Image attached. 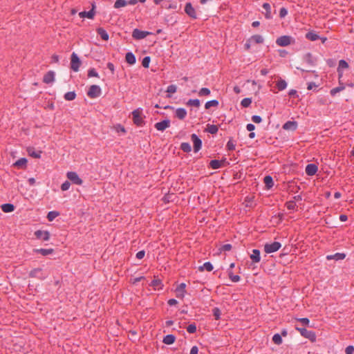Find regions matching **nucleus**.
<instances>
[{
    "mask_svg": "<svg viewBox=\"0 0 354 354\" xmlns=\"http://www.w3.org/2000/svg\"><path fill=\"white\" fill-rule=\"evenodd\" d=\"M145 251L144 250H141V251H139L137 254H136V257L138 259H142L144 257H145Z\"/></svg>",
    "mask_w": 354,
    "mask_h": 354,
    "instance_id": "69168bd1",
    "label": "nucleus"
},
{
    "mask_svg": "<svg viewBox=\"0 0 354 354\" xmlns=\"http://www.w3.org/2000/svg\"><path fill=\"white\" fill-rule=\"evenodd\" d=\"M185 288H186V284L185 283H181L176 287V296L178 298L184 297L185 293Z\"/></svg>",
    "mask_w": 354,
    "mask_h": 354,
    "instance_id": "ddd939ff",
    "label": "nucleus"
},
{
    "mask_svg": "<svg viewBox=\"0 0 354 354\" xmlns=\"http://www.w3.org/2000/svg\"><path fill=\"white\" fill-rule=\"evenodd\" d=\"M71 183L68 181H65L61 186L62 191H66L70 188Z\"/></svg>",
    "mask_w": 354,
    "mask_h": 354,
    "instance_id": "4d7b16f0",
    "label": "nucleus"
},
{
    "mask_svg": "<svg viewBox=\"0 0 354 354\" xmlns=\"http://www.w3.org/2000/svg\"><path fill=\"white\" fill-rule=\"evenodd\" d=\"M199 270L203 271L206 270L208 272H210L213 270V266L210 262H205L203 266L199 267Z\"/></svg>",
    "mask_w": 354,
    "mask_h": 354,
    "instance_id": "72a5a7b5",
    "label": "nucleus"
},
{
    "mask_svg": "<svg viewBox=\"0 0 354 354\" xmlns=\"http://www.w3.org/2000/svg\"><path fill=\"white\" fill-rule=\"evenodd\" d=\"M80 64H81V62H80V59L78 57L77 55L75 53H73L71 55V68L74 71L77 72L79 70Z\"/></svg>",
    "mask_w": 354,
    "mask_h": 354,
    "instance_id": "423d86ee",
    "label": "nucleus"
},
{
    "mask_svg": "<svg viewBox=\"0 0 354 354\" xmlns=\"http://www.w3.org/2000/svg\"><path fill=\"white\" fill-rule=\"evenodd\" d=\"M55 80V73L53 71L48 72L44 77V82L46 84L53 83Z\"/></svg>",
    "mask_w": 354,
    "mask_h": 354,
    "instance_id": "a211bd4d",
    "label": "nucleus"
},
{
    "mask_svg": "<svg viewBox=\"0 0 354 354\" xmlns=\"http://www.w3.org/2000/svg\"><path fill=\"white\" fill-rule=\"evenodd\" d=\"M125 60L128 64L131 65L134 64L136 62V57L131 52H129L126 54Z\"/></svg>",
    "mask_w": 354,
    "mask_h": 354,
    "instance_id": "393cba45",
    "label": "nucleus"
},
{
    "mask_svg": "<svg viewBox=\"0 0 354 354\" xmlns=\"http://www.w3.org/2000/svg\"><path fill=\"white\" fill-rule=\"evenodd\" d=\"M209 94H210V90L207 88H202L198 92V95L200 96H206V95H209Z\"/></svg>",
    "mask_w": 354,
    "mask_h": 354,
    "instance_id": "de8ad7c7",
    "label": "nucleus"
},
{
    "mask_svg": "<svg viewBox=\"0 0 354 354\" xmlns=\"http://www.w3.org/2000/svg\"><path fill=\"white\" fill-rule=\"evenodd\" d=\"M133 122L138 126H142L144 123L142 117V111L140 109L134 110L132 112Z\"/></svg>",
    "mask_w": 354,
    "mask_h": 354,
    "instance_id": "20e7f679",
    "label": "nucleus"
},
{
    "mask_svg": "<svg viewBox=\"0 0 354 354\" xmlns=\"http://www.w3.org/2000/svg\"><path fill=\"white\" fill-rule=\"evenodd\" d=\"M277 86L279 91H283L287 87V83L284 80L280 79L277 82Z\"/></svg>",
    "mask_w": 354,
    "mask_h": 354,
    "instance_id": "e433bc0d",
    "label": "nucleus"
},
{
    "mask_svg": "<svg viewBox=\"0 0 354 354\" xmlns=\"http://www.w3.org/2000/svg\"><path fill=\"white\" fill-rule=\"evenodd\" d=\"M27 163V159L25 158H21L17 160L13 165L15 167H19V168H24L26 166Z\"/></svg>",
    "mask_w": 354,
    "mask_h": 354,
    "instance_id": "cd10ccee",
    "label": "nucleus"
},
{
    "mask_svg": "<svg viewBox=\"0 0 354 354\" xmlns=\"http://www.w3.org/2000/svg\"><path fill=\"white\" fill-rule=\"evenodd\" d=\"M14 208V205L10 203H6L1 205V209L6 213L12 212Z\"/></svg>",
    "mask_w": 354,
    "mask_h": 354,
    "instance_id": "2f4dec72",
    "label": "nucleus"
},
{
    "mask_svg": "<svg viewBox=\"0 0 354 354\" xmlns=\"http://www.w3.org/2000/svg\"><path fill=\"white\" fill-rule=\"evenodd\" d=\"M303 325L308 326L310 321L308 318H300L298 319Z\"/></svg>",
    "mask_w": 354,
    "mask_h": 354,
    "instance_id": "0e129e2a",
    "label": "nucleus"
},
{
    "mask_svg": "<svg viewBox=\"0 0 354 354\" xmlns=\"http://www.w3.org/2000/svg\"><path fill=\"white\" fill-rule=\"evenodd\" d=\"M191 138L194 144V151L198 152L202 147V141L196 134H192Z\"/></svg>",
    "mask_w": 354,
    "mask_h": 354,
    "instance_id": "1a4fd4ad",
    "label": "nucleus"
},
{
    "mask_svg": "<svg viewBox=\"0 0 354 354\" xmlns=\"http://www.w3.org/2000/svg\"><path fill=\"white\" fill-rule=\"evenodd\" d=\"M344 88H345V86L343 84H340V85L339 86L335 87L330 90V94H331V95H335L337 93L343 91Z\"/></svg>",
    "mask_w": 354,
    "mask_h": 354,
    "instance_id": "4c0bfd02",
    "label": "nucleus"
},
{
    "mask_svg": "<svg viewBox=\"0 0 354 354\" xmlns=\"http://www.w3.org/2000/svg\"><path fill=\"white\" fill-rule=\"evenodd\" d=\"M150 63V57H145L142 62V65L145 68H148Z\"/></svg>",
    "mask_w": 354,
    "mask_h": 354,
    "instance_id": "3c124183",
    "label": "nucleus"
},
{
    "mask_svg": "<svg viewBox=\"0 0 354 354\" xmlns=\"http://www.w3.org/2000/svg\"><path fill=\"white\" fill-rule=\"evenodd\" d=\"M297 128V122L295 121H288L283 125L285 130L295 131Z\"/></svg>",
    "mask_w": 354,
    "mask_h": 354,
    "instance_id": "dca6fc26",
    "label": "nucleus"
},
{
    "mask_svg": "<svg viewBox=\"0 0 354 354\" xmlns=\"http://www.w3.org/2000/svg\"><path fill=\"white\" fill-rule=\"evenodd\" d=\"M177 87L174 84L169 85L167 88V92L169 93H174L176 92Z\"/></svg>",
    "mask_w": 354,
    "mask_h": 354,
    "instance_id": "603ef678",
    "label": "nucleus"
},
{
    "mask_svg": "<svg viewBox=\"0 0 354 354\" xmlns=\"http://www.w3.org/2000/svg\"><path fill=\"white\" fill-rule=\"evenodd\" d=\"M281 243L277 241L270 243H266L264 245V251L268 254L272 253L277 251L281 248Z\"/></svg>",
    "mask_w": 354,
    "mask_h": 354,
    "instance_id": "7ed1b4c3",
    "label": "nucleus"
},
{
    "mask_svg": "<svg viewBox=\"0 0 354 354\" xmlns=\"http://www.w3.org/2000/svg\"><path fill=\"white\" fill-rule=\"evenodd\" d=\"M67 178L72 181L74 184L81 185L82 183V179L78 176L76 172L68 171L66 174Z\"/></svg>",
    "mask_w": 354,
    "mask_h": 354,
    "instance_id": "0eeeda50",
    "label": "nucleus"
},
{
    "mask_svg": "<svg viewBox=\"0 0 354 354\" xmlns=\"http://www.w3.org/2000/svg\"><path fill=\"white\" fill-rule=\"evenodd\" d=\"M35 235L37 239L44 241H48L50 239V233L48 231L37 230L35 232Z\"/></svg>",
    "mask_w": 354,
    "mask_h": 354,
    "instance_id": "4468645a",
    "label": "nucleus"
},
{
    "mask_svg": "<svg viewBox=\"0 0 354 354\" xmlns=\"http://www.w3.org/2000/svg\"><path fill=\"white\" fill-rule=\"evenodd\" d=\"M354 347L353 346H348L346 348V354H353Z\"/></svg>",
    "mask_w": 354,
    "mask_h": 354,
    "instance_id": "e2e57ef3",
    "label": "nucleus"
},
{
    "mask_svg": "<svg viewBox=\"0 0 354 354\" xmlns=\"http://www.w3.org/2000/svg\"><path fill=\"white\" fill-rule=\"evenodd\" d=\"M263 41V38L261 35H254L249 39L250 43L261 44Z\"/></svg>",
    "mask_w": 354,
    "mask_h": 354,
    "instance_id": "a878e982",
    "label": "nucleus"
},
{
    "mask_svg": "<svg viewBox=\"0 0 354 354\" xmlns=\"http://www.w3.org/2000/svg\"><path fill=\"white\" fill-rule=\"evenodd\" d=\"M223 162H224V160L219 161L217 160H212L210 161L209 165L211 166V167L212 169H216L220 168L222 166V164Z\"/></svg>",
    "mask_w": 354,
    "mask_h": 354,
    "instance_id": "7c9ffc66",
    "label": "nucleus"
},
{
    "mask_svg": "<svg viewBox=\"0 0 354 354\" xmlns=\"http://www.w3.org/2000/svg\"><path fill=\"white\" fill-rule=\"evenodd\" d=\"M317 166L315 164H308L307 165V166L306 167V173L308 175V176H313L316 174V172L317 171Z\"/></svg>",
    "mask_w": 354,
    "mask_h": 354,
    "instance_id": "2eb2a0df",
    "label": "nucleus"
},
{
    "mask_svg": "<svg viewBox=\"0 0 354 354\" xmlns=\"http://www.w3.org/2000/svg\"><path fill=\"white\" fill-rule=\"evenodd\" d=\"M88 77H98V73L95 69L91 68L88 71Z\"/></svg>",
    "mask_w": 354,
    "mask_h": 354,
    "instance_id": "052dcab7",
    "label": "nucleus"
},
{
    "mask_svg": "<svg viewBox=\"0 0 354 354\" xmlns=\"http://www.w3.org/2000/svg\"><path fill=\"white\" fill-rule=\"evenodd\" d=\"M102 93L101 88L97 85H92L87 93L88 97L95 98L99 97Z\"/></svg>",
    "mask_w": 354,
    "mask_h": 354,
    "instance_id": "39448f33",
    "label": "nucleus"
},
{
    "mask_svg": "<svg viewBox=\"0 0 354 354\" xmlns=\"http://www.w3.org/2000/svg\"><path fill=\"white\" fill-rule=\"evenodd\" d=\"M53 252H54L53 249H51V248H50V249L41 248V249H35L34 250V252L39 253L43 256H48L49 254H53Z\"/></svg>",
    "mask_w": 354,
    "mask_h": 354,
    "instance_id": "b1692460",
    "label": "nucleus"
},
{
    "mask_svg": "<svg viewBox=\"0 0 354 354\" xmlns=\"http://www.w3.org/2000/svg\"><path fill=\"white\" fill-rule=\"evenodd\" d=\"M59 215V213L57 212H55V211H51V212H49L48 215H47V218L48 219V221H53L57 216Z\"/></svg>",
    "mask_w": 354,
    "mask_h": 354,
    "instance_id": "c03bdc74",
    "label": "nucleus"
},
{
    "mask_svg": "<svg viewBox=\"0 0 354 354\" xmlns=\"http://www.w3.org/2000/svg\"><path fill=\"white\" fill-rule=\"evenodd\" d=\"M231 249H232L231 244H225L220 248L219 250H220V252H222V251L226 252V251H230Z\"/></svg>",
    "mask_w": 354,
    "mask_h": 354,
    "instance_id": "864d4df0",
    "label": "nucleus"
},
{
    "mask_svg": "<svg viewBox=\"0 0 354 354\" xmlns=\"http://www.w3.org/2000/svg\"><path fill=\"white\" fill-rule=\"evenodd\" d=\"M187 104L189 106H194L196 107H198L201 104L200 100L198 99L189 100Z\"/></svg>",
    "mask_w": 354,
    "mask_h": 354,
    "instance_id": "37998d69",
    "label": "nucleus"
},
{
    "mask_svg": "<svg viewBox=\"0 0 354 354\" xmlns=\"http://www.w3.org/2000/svg\"><path fill=\"white\" fill-rule=\"evenodd\" d=\"M115 129H116L117 132H118V133L119 132L125 133L124 128L121 125L116 126Z\"/></svg>",
    "mask_w": 354,
    "mask_h": 354,
    "instance_id": "774afa93",
    "label": "nucleus"
},
{
    "mask_svg": "<svg viewBox=\"0 0 354 354\" xmlns=\"http://www.w3.org/2000/svg\"><path fill=\"white\" fill-rule=\"evenodd\" d=\"M97 32L103 40L107 41L109 39V35L104 28H98L97 29Z\"/></svg>",
    "mask_w": 354,
    "mask_h": 354,
    "instance_id": "c85d7f7f",
    "label": "nucleus"
},
{
    "mask_svg": "<svg viewBox=\"0 0 354 354\" xmlns=\"http://www.w3.org/2000/svg\"><path fill=\"white\" fill-rule=\"evenodd\" d=\"M185 12L187 15L193 19H196L197 15L195 9L193 8L191 3H187L185 7Z\"/></svg>",
    "mask_w": 354,
    "mask_h": 354,
    "instance_id": "9b49d317",
    "label": "nucleus"
},
{
    "mask_svg": "<svg viewBox=\"0 0 354 354\" xmlns=\"http://www.w3.org/2000/svg\"><path fill=\"white\" fill-rule=\"evenodd\" d=\"M198 348L196 346H194L192 347L189 354H198Z\"/></svg>",
    "mask_w": 354,
    "mask_h": 354,
    "instance_id": "338daca9",
    "label": "nucleus"
},
{
    "mask_svg": "<svg viewBox=\"0 0 354 354\" xmlns=\"http://www.w3.org/2000/svg\"><path fill=\"white\" fill-rule=\"evenodd\" d=\"M170 126V120H164L161 122H157L155 124V128L158 131H163L167 128L169 127Z\"/></svg>",
    "mask_w": 354,
    "mask_h": 354,
    "instance_id": "9d476101",
    "label": "nucleus"
},
{
    "mask_svg": "<svg viewBox=\"0 0 354 354\" xmlns=\"http://www.w3.org/2000/svg\"><path fill=\"white\" fill-rule=\"evenodd\" d=\"M218 105V102L216 100H212L208 101L205 103V107L206 109H209L211 106H217Z\"/></svg>",
    "mask_w": 354,
    "mask_h": 354,
    "instance_id": "58836bf2",
    "label": "nucleus"
},
{
    "mask_svg": "<svg viewBox=\"0 0 354 354\" xmlns=\"http://www.w3.org/2000/svg\"><path fill=\"white\" fill-rule=\"evenodd\" d=\"M303 60L310 66L315 65L316 60L310 53L304 55Z\"/></svg>",
    "mask_w": 354,
    "mask_h": 354,
    "instance_id": "f3484780",
    "label": "nucleus"
},
{
    "mask_svg": "<svg viewBox=\"0 0 354 354\" xmlns=\"http://www.w3.org/2000/svg\"><path fill=\"white\" fill-rule=\"evenodd\" d=\"M176 337L173 335H167L163 338V343L165 344L169 345L173 344L175 342Z\"/></svg>",
    "mask_w": 354,
    "mask_h": 354,
    "instance_id": "c756f323",
    "label": "nucleus"
},
{
    "mask_svg": "<svg viewBox=\"0 0 354 354\" xmlns=\"http://www.w3.org/2000/svg\"><path fill=\"white\" fill-rule=\"evenodd\" d=\"M175 115L180 120H183L187 115V111L183 108H178L175 111Z\"/></svg>",
    "mask_w": 354,
    "mask_h": 354,
    "instance_id": "6ab92c4d",
    "label": "nucleus"
},
{
    "mask_svg": "<svg viewBox=\"0 0 354 354\" xmlns=\"http://www.w3.org/2000/svg\"><path fill=\"white\" fill-rule=\"evenodd\" d=\"M180 149L185 152H190L192 150L191 145L188 142H183L180 145Z\"/></svg>",
    "mask_w": 354,
    "mask_h": 354,
    "instance_id": "a19ab883",
    "label": "nucleus"
},
{
    "mask_svg": "<svg viewBox=\"0 0 354 354\" xmlns=\"http://www.w3.org/2000/svg\"><path fill=\"white\" fill-rule=\"evenodd\" d=\"M295 42V39L288 35H283L281 36L276 40V44L279 46H287L291 44H293Z\"/></svg>",
    "mask_w": 354,
    "mask_h": 354,
    "instance_id": "f257e3e1",
    "label": "nucleus"
},
{
    "mask_svg": "<svg viewBox=\"0 0 354 354\" xmlns=\"http://www.w3.org/2000/svg\"><path fill=\"white\" fill-rule=\"evenodd\" d=\"M288 14V10L285 8H281L279 11V16L281 18L285 17Z\"/></svg>",
    "mask_w": 354,
    "mask_h": 354,
    "instance_id": "bf43d9fd",
    "label": "nucleus"
},
{
    "mask_svg": "<svg viewBox=\"0 0 354 354\" xmlns=\"http://www.w3.org/2000/svg\"><path fill=\"white\" fill-rule=\"evenodd\" d=\"M150 34L149 32L142 31L139 29H134L132 33V37L136 39H142L145 38L147 35Z\"/></svg>",
    "mask_w": 354,
    "mask_h": 354,
    "instance_id": "6e6552de",
    "label": "nucleus"
},
{
    "mask_svg": "<svg viewBox=\"0 0 354 354\" xmlns=\"http://www.w3.org/2000/svg\"><path fill=\"white\" fill-rule=\"evenodd\" d=\"M348 68V64L345 60H344V59L339 60L338 68H337L339 79H341L342 77L344 70L347 69Z\"/></svg>",
    "mask_w": 354,
    "mask_h": 354,
    "instance_id": "f8f14e48",
    "label": "nucleus"
},
{
    "mask_svg": "<svg viewBox=\"0 0 354 354\" xmlns=\"http://www.w3.org/2000/svg\"><path fill=\"white\" fill-rule=\"evenodd\" d=\"M27 152L29 156L35 158H39L41 157V151H36L33 147H28L27 149Z\"/></svg>",
    "mask_w": 354,
    "mask_h": 354,
    "instance_id": "aec40b11",
    "label": "nucleus"
},
{
    "mask_svg": "<svg viewBox=\"0 0 354 354\" xmlns=\"http://www.w3.org/2000/svg\"><path fill=\"white\" fill-rule=\"evenodd\" d=\"M296 329L300 332V334L310 339L311 342H315L316 341V335L313 331L308 330L307 329L304 328H299L296 327Z\"/></svg>",
    "mask_w": 354,
    "mask_h": 354,
    "instance_id": "f03ea898",
    "label": "nucleus"
},
{
    "mask_svg": "<svg viewBox=\"0 0 354 354\" xmlns=\"http://www.w3.org/2000/svg\"><path fill=\"white\" fill-rule=\"evenodd\" d=\"M306 37L310 41H316L319 38V35L313 31L308 32Z\"/></svg>",
    "mask_w": 354,
    "mask_h": 354,
    "instance_id": "473e14b6",
    "label": "nucleus"
},
{
    "mask_svg": "<svg viewBox=\"0 0 354 354\" xmlns=\"http://www.w3.org/2000/svg\"><path fill=\"white\" fill-rule=\"evenodd\" d=\"M264 183L268 189L271 188L274 185L272 178L270 176H265Z\"/></svg>",
    "mask_w": 354,
    "mask_h": 354,
    "instance_id": "c9c22d12",
    "label": "nucleus"
},
{
    "mask_svg": "<svg viewBox=\"0 0 354 354\" xmlns=\"http://www.w3.org/2000/svg\"><path fill=\"white\" fill-rule=\"evenodd\" d=\"M250 259L254 263H258L261 260L260 251L257 249L252 250V254L250 255Z\"/></svg>",
    "mask_w": 354,
    "mask_h": 354,
    "instance_id": "5701e85b",
    "label": "nucleus"
},
{
    "mask_svg": "<svg viewBox=\"0 0 354 354\" xmlns=\"http://www.w3.org/2000/svg\"><path fill=\"white\" fill-rule=\"evenodd\" d=\"M76 97V94L73 91L67 92L64 95V99L68 101L73 100Z\"/></svg>",
    "mask_w": 354,
    "mask_h": 354,
    "instance_id": "ea45409f",
    "label": "nucleus"
},
{
    "mask_svg": "<svg viewBox=\"0 0 354 354\" xmlns=\"http://www.w3.org/2000/svg\"><path fill=\"white\" fill-rule=\"evenodd\" d=\"M272 341L276 344H281L282 343V338L279 334H275L272 337Z\"/></svg>",
    "mask_w": 354,
    "mask_h": 354,
    "instance_id": "a18cd8bd",
    "label": "nucleus"
},
{
    "mask_svg": "<svg viewBox=\"0 0 354 354\" xmlns=\"http://www.w3.org/2000/svg\"><path fill=\"white\" fill-rule=\"evenodd\" d=\"M161 284V281L159 279H154L151 281V286L154 287L155 289L159 288Z\"/></svg>",
    "mask_w": 354,
    "mask_h": 354,
    "instance_id": "5fc2aeb1",
    "label": "nucleus"
},
{
    "mask_svg": "<svg viewBox=\"0 0 354 354\" xmlns=\"http://www.w3.org/2000/svg\"><path fill=\"white\" fill-rule=\"evenodd\" d=\"M187 330L189 333H194L196 331V326L194 324H189L187 328Z\"/></svg>",
    "mask_w": 354,
    "mask_h": 354,
    "instance_id": "8fccbe9b",
    "label": "nucleus"
},
{
    "mask_svg": "<svg viewBox=\"0 0 354 354\" xmlns=\"http://www.w3.org/2000/svg\"><path fill=\"white\" fill-rule=\"evenodd\" d=\"M263 8L266 10L264 15L266 19H271L272 18V14H271V7L270 5L268 3H264L263 4Z\"/></svg>",
    "mask_w": 354,
    "mask_h": 354,
    "instance_id": "bb28decb",
    "label": "nucleus"
},
{
    "mask_svg": "<svg viewBox=\"0 0 354 354\" xmlns=\"http://www.w3.org/2000/svg\"><path fill=\"white\" fill-rule=\"evenodd\" d=\"M252 120L254 123H260L262 121V119L259 115H253L252 117Z\"/></svg>",
    "mask_w": 354,
    "mask_h": 354,
    "instance_id": "680f3d73",
    "label": "nucleus"
},
{
    "mask_svg": "<svg viewBox=\"0 0 354 354\" xmlns=\"http://www.w3.org/2000/svg\"><path fill=\"white\" fill-rule=\"evenodd\" d=\"M229 277L233 282H238L240 281V277L239 275H234L232 272H229Z\"/></svg>",
    "mask_w": 354,
    "mask_h": 354,
    "instance_id": "09e8293b",
    "label": "nucleus"
},
{
    "mask_svg": "<svg viewBox=\"0 0 354 354\" xmlns=\"http://www.w3.org/2000/svg\"><path fill=\"white\" fill-rule=\"evenodd\" d=\"M127 4V1L125 0H117L114 3L115 8H120L125 6Z\"/></svg>",
    "mask_w": 354,
    "mask_h": 354,
    "instance_id": "79ce46f5",
    "label": "nucleus"
},
{
    "mask_svg": "<svg viewBox=\"0 0 354 354\" xmlns=\"http://www.w3.org/2000/svg\"><path fill=\"white\" fill-rule=\"evenodd\" d=\"M252 103V99L250 97H246L242 100L241 104L243 107H248Z\"/></svg>",
    "mask_w": 354,
    "mask_h": 354,
    "instance_id": "49530a36",
    "label": "nucleus"
},
{
    "mask_svg": "<svg viewBox=\"0 0 354 354\" xmlns=\"http://www.w3.org/2000/svg\"><path fill=\"white\" fill-rule=\"evenodd\" d=\"M206 131L211 133V134H215L218 132V128L217 126L216 125H214V124H208L207 126V129H206Z\"/></svg>",
    "mask_w": 354,
    "mask_h": 354,
    "instance_id": "f704fd0d",
    "label": "nucleus"
},
{
    "mask_svg": "<svg viewBox=\"0 0 354 354\" xmlns=\"http://www.w3.org/2000/svg\"><path fill=\"white\" fill-rule=\"evenodd\" d=\"M346 255L344 253H336L335 254H330V255H328L326 257V259L328 260H335V261H338V260H342L345 258Z\"/></svg>",
    "mask_w": 354,
    "mask_h": 354,
    "instance_id": "4be33fe9",
    "label": "nucleus"
},
{
    "mask_svg": "<svg viewBox=\"0 0 354 354\" xmlns=\"http://www.w3.org/2000/svg\"><path fill=\"white\" fill-rule=\"evenodd\" d=\"M227 147L229 150L232 151L235 149V144L232 140H229L227 143Z\"/></svg>",
    "mask_w": 354,
    "mask_h": 354,
    "instance_id": "13d9d810",
    "label": "nucleus"
},
{
    "mask_svg": "<svg viewBox=\"0 0 354 354\" xmlns=\"http://www.w3.org/2000/svg\"><path fill=\"white\" fill-rule=\"evenodd\" d=\"M221 314V310L218 308H214L213 309V315L215 317L216 319H220Z\"/></svg>",
    "mask_w": 354,
    "mask_h": 354,
    "instance_id": "6e6d98bb",
    "label": "nucleus"
},
{
    "mask_svg": "<svg viewBox=\"0 0 354 354\" xmlns=\"http://www.w3.org/2000/svg\"><path fill=\"white\" fill-rule=\"evenodd\" d=\"M94 9V6H93V8L88 11V12H86V11H84V12H81L79 13V15L81 18H88V19H93L94 15H95V12L93 10Z\"/></svg>",
    "mask_w": 354,
    "mask_h": 354,
    "instance_id": "412c9836",
    "label": "nucleus"
}]
</instances>
